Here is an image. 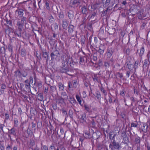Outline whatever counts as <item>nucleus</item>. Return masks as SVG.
<instances>
[{"label":"nucleus","mask_w":150,"mask_h":150,"mask_svg":"<svg viewBox=\"0 0 150 150\" xmlns=\"http://www.w3.org/2000/svg\"><path fill=\"white\" fill-rule=\"evenodd\" d=\"M62 66L59 69L60 72L63 73L67 74L68 72L69 71V68L68 65L66 64L65 60L63 61L62 62Z\"/></svg>","instance_id":"obj_1"},{"label":"nucleus","mask_w":150,"mask_h":150,"mask_svg":"<svg viewBox=\"0 0 150 150\" xmlns=\"http://www.w3.org/2000/svg\"><path fill=\"white\" fill-rule=\"evenodd\" d=\"M109 147L111 150H119L121 147L119 142H116L115 140H113L112 142L110 144Z\"/></svg>","instance_id":"obj_2"},{"label":"nucleus","mask_w":150,"mask_h":150,"mask_svg":"<svg viewBox=\"0 0 150 150\" xmlns=\"http://www.w3.org/2000/svg\"><path fill=\"white\" fill-rule=\"evenodd\" d=\"M65 62H66V64H67L68 66L70 65L71 67L72 68L74 67V64L77 63L76 62H74L71 57V58L68 56L66 58Z\"/></svg>","instance_id":"obj_3"},{"label":"nucleus","mask_w":150,"mask_h":150,"mask_svg":"<svg viewBox=\"0 0 150 150\" xmlns=\"http://www.w3.org/2000/svg\"><path fill=\"white\" fill-rule=\"evenodd\" d=\"M120 134L121 136L123 137V143L125 144H127L129 142V138L126 133V131H122Z\"/></svg>","instance_id":"obj_4"},{"label":"nucleus","mask_w":150,"mask_h":150,"mask_svg":"<svg viewBox=\"0 0 150 150\" xmlns=\"http://www.w3.org/2000/svg\"><path fill=\"white\" fill-rule=\"evenodd\" d=\"M74 27L72 25L69 24L68 26V32L70 34L74 36L75 34L76 35L77 31L74 30Z\"/></svg>","instance_id":"obj_5"},{"label":"nucleus","mask_w":150,"mask_h":150,"mask_svg":"<svg viewBox=\"0 0 150 150\" xmlns=\"http://www.w3.org/2000/svg\"><path fill=\"white\" fill-rule=\"evenodd\" d=\"M81 13H82L84 16H86L88 15L89 9L86 6H82L81 7Z\"/></svg>","instance_id":"obj_6"},{"label":"nucleus","mask_w":150,"mask_h":150,"mask_svg":"<svg viewBox=\"0 0 150 150\" xmlns=\"http://www.w3.org/2000/svg\"><path fill=\"white\" fill-rule=\"evenodd\" d=\"M114 52V49L112 47H109L107 50V56L108 58H110Z\"/></svg>","instance_id":"obj_7"},{"label":"nucleus","mask_w":150,"mask_h":150,"mask_svg":"<svg viewBox=\"0 0 150 150\" xmlns=\"http://www.w3.org/2000/svg\"><path fill=\"white\" fill-rule=\"evenodd\" d=\"M8 136L9 137H10L11 139V134L13 135L14 136H16V129L14 127H13L11 129L9 130L8 129Z\"/></svg>","instance_id":"obj_8"},{"label":"nucleus","mask_w":150,"mask_h":150,"mask_svg":"<svg viewBox=\"0 0 150 150\" xmlns=\"http://www.w3.org/2000/svg\"><path fill=\"white\" fill-rule=\"evenodd\" d=\"M74 12L72 10H69L67 13V16L70 19H72L74 17Z\"/></svg>","instance_id":"obj_9"},{"label":"nucleus","mask_w":150,"mask_h":150,"mask_svg":"<svg viewBox=\"0 0 150 150\" xmlns=\"http://www.w3.org/2000/svg\"><path fill=\"white\" fill-rule=\"evenodd\" d=\"M87 117L86 114H83L81 115V118H80V120L81 122L83 123H87L86 121Z\"/></svg>","instance_id":"obj_10"},{"label":"nucleus","mask_w":150,"mask_h":150,"mask_svg":"<svg viewBox=\"0 0 150 150\" xmlns=\"http://www.w3.org/2000/svg\"><path fill=\"white\" fill-rule=\"evenodd\" d=\"M24 85L26 90H28L30 89V85L29 83V80L27 79L24 81Z\"/></svg>","instance_id":"obj_11"},{"label":"nucleus","mask_w":150,"mask_h":150,"mask_svg":"<svg viewBox=\"0 0 150 150\" xmlns=\"http://www.w3.org/2000/svg\"><path fill=\"white\" fill-rule=\"evenodd\" d=\"M100 133L99 132H93L92 134V138L94 139H97L100 137Z\"/></svg>","instance_id":"obj_12"},{"label":"nucleus","mask_w":150,"mask_h":150,"mask_svg":"<svg viewBox=\"0 0 150 150\" xmlns=\"http://www.w3.org/2000/svg\"><path fill=\"white\" fill-rule=\"evenodd\" d=\"M113 3L112 6H113L115 3V0H106V1L104 3H103V5L105 6V7H107L110 4V2Z\"/></svg>","instance_id":"obj_13"},{"label":"nucleus","mask_w":150,"mask_h":150,"mask_svg":"<svg viewBox=\"0 0 150 150\" xmlns=\"http://www.w3.org/2000/svg\"><path fill=\"white\" fill-rule=\"evenodd\" d=\"M34 121H35V122H31L32 124V129H33L35 131L36 130V123H37V127L38 128V123H40L39 122H37L36 121V120H35V119H34ZM40 123L41 124V122Z\"/></svg>","instance_id":"obj_14"},{"label":"nucleus","mask_w":150,"mask_h":150,"mask_svg":"<svg viewBox=\"0 0 150 150\" xmlns=\"http://www.w3.org/2000/svg\"><path fill=\"white\" fill-rule=\"evenodd\" d=\"M22 31V30L21 29L17 28L14 31V32L15 34L17 35L19 37H21Z\"/></svg>","instance_id":"obj_15"},{"label":"nucleus","mask_w":150,"mask_h":150,"mask_svg":"<svg viewBox=\"0 0 150 150\" xmlns=\"http://www.w3.org/2000/svg\"><path fill=\"white\" fill-rule=\"evenodd\" d=\"M4 25L7 27V29H4V30L5 31L6 33V34H8V35H9V34L11 33V30L12 29V28L10 27L8 25H7L6 23H4Z\"/></svg>","instance_id":"obj_16"},{"label":"nucleus","mask_w":150,"mask_h":150,"mask_svg":"<svg viewBox=\"0 0 150 150\" xmlns=\"http://www.w3.org/2000/svg\"><path fill=\"white\" fill-rule=\"evenodd\" d=\"M109 138L110 139L113 140H115V138L116 134V133H115L113 131L110 132L109 133Z\"/></svg>","instance_id":"obj_17"},{"label":"nucleus","mask_w":150,"mask_h":150,"mask_svg":"<svg viewBox=\"0 0 150 150\" xmlns=\"http://www.w3.org/2000/svg\"><path fill=\"white\" fill-rule=\"evenodd\" d=\"M6 88V86L5 84H2L1 85V88H0V95L3 94L4 93V90Z\"/></svg>","instance_id":"obj_18"},{"label":"nucleus","mask_w":150,"mask_h":150,"mask_svg":"<svg viewBox=\"0 0 150 150\" xmlns=\"http://www.w3.org/2000/svg\"><path fill=\"white\" fill-rule=\"evenodd\" d=\"M15 74L14 76L16 77H18L19 78L21 77V71L19 69H18L14 72Z\"/></svg>","instance_id":"obj_19"},{"label":"nucleus","mask_w":150,"mask_h":150,"mask_svg":"<svg viewBox=\"0 0 150 150\" xmlns=\"http://www.w3.org/2000/svg\"><path fill=\"white\" fill-rule=\"evenodd\" d=\"M52 26L53 27V28L52 27H51L52 31L55 32L54 31L58 29V24L57 23L53 24L52 25Z\"/></svg>","instance_id":"obj_20"},{"label":"nucleus","mask_w":150,"mask_h":150,"mask_svg":"<svg viewBox=\"0 0 150 150\" xmlns=\"http://www.w3.org/2000/svg\"><path fill=\"white\" fill-rule=\"evenodd\" d=\"M23 10L22 9H19L16 11V12H17L19 17H22L23 14Z\"/></svg>","instance_id":"obj_21"},{"label":"nucleus","mask_w":150,"mask_h":150,"mask_svg":"<svg viewBox=\"0 0 150 150\" xmlns=\"http://www.w3.org/2000/svg\"><path fill=\"white\" fill-rule=\"evenodd\" d=\"M56 102L58 104H63L64 103V100L62 98V97L59 98L56 100Z\"/></svg>","instance_id":"obj_22"},{"label":"nucleus","mask_w":150,"mask_h":150,"mask_svg":"<svg viewBox=\"0 0 150 150\" xmlns=\"http://www.w3.org/2000/svg\"><path fill=\"white\" fill-rule=\"evenodd\" d=\"M42 56L45 59L46 62H47L48 60V59L49 58V56L47 52H42Z\"/></svg>","instance_id":"obj_23"},{"label":"nucleus","mask_w":150,"mask_h":150,"mask_svg":"<svg viewBox=\"0 0 150 150\" xmlns=\"http://www.w3.org/2000/svg\"><path fill=\"white\" fill-rule=\"evenodd\" d=\"M35 145V142L33 139H31L30 140L29 146L33 150V147Z\"/></svg>","instance_id":"obj_24"},{"label":"nucleus","mask_w":150,"mask_h":150,"mask_svg":"<svg viewBox=\"0 0 150 150\" xmlns=\"http://www.w3.org/2000/svg\"><path fill=\"white\" fill-rule=\"evenodd\" d=\"M24 23L18 21L17 23V25L18 26V28L22 30L23 28Z\"/></svg>","instance_id":"obj_25"},{"label":"nucleus","mask_w":150,"mask_h":150,"mask_svg":"<svg viewBox=\"0 0 150 150\" xmlns=\"http://www.w3.org/2000/svg\"><path fill=\"white\" fill-rule=\"evenodd\" d=\"M21 55L23 57H24L26 55V50L25 48H23L21 50Z\"/></svg>","instance_id":"obj_26"},{"label":"nucleus","mask_w":150,"mask_h":150,"mask_svg":"<svg viewBox=\"0 0 150 150\" xmlns=\"http://www.w3.org/2000/svg\"><path fill=\"white\" fill-rule=\"evenodd\" d=\"M68 25L67 22L66 21H62V27L63 29L66 30Z\"/></svg>","instance_id":"obj_27"},{"label":"nucleus","mask_w":150,"mask_h":150,"mask_svg":"<svg viewBox=\"0 0 150 150\" xmlns=\"http://www.w3.org/2000/svg\"><path fill=\"white\" fill-rule=\"evenodd\" d=\"M103 46L100 45L99 47V49L98 52L101 55H103L104 52L105 48H103Z\"/></svg>","instance_id":"obj_28"},{"label":"nucleus","mask_w":150,"mask_h":150,"mask_svg":"<svg viewBox=\"0 0 150 150\" xmlns=\"http://www.w3.org/2000/svg\"><path fill=\"white\" fill-rule=\"evenodd\" d=\"M57 134L58 135V136L59 137H62L64 136V129H63L61 127L60 128V133L58 134V132H57Z\"/></svg>","instance_id":"obj_29"},{"label":"nucleus","mask_w":150,"mask_h":150,"mask_svg":"<svg viewBox=\"0 0 150 150\" xmlns=\"http://www.w3.org/2000/svg\"><path fill=\"white\" fill-rule=\"evenodd\" d=\"M110 8V6H108L106 10H103L102 14L101 16H106L107 13L108 11V10H110V9H109V8Z\"/></svg>","instance_id":"obj_30"},{"label":"nucleus","mask_w":150,"mask_h":150,"mask_svg":"<svg viewBox=\"0 0 150 150\" xmlns=\"http://www.w3.org/2000/svg\"><path fill=\"white\" fill-rule=\"evenodd\" d=\"M81 3L80 0H74L72 2V5H76L77 6L79 5Z\"/></svg>","instance_id":"obj_31"},{"label":"nucleus","mask_w":150,"mask_h":150,"mask_svg":"<svg viewBox=\"0 0 150 150\" xmlns=\"http://www.w3.org/2000/svg\"><path fill=\"white\" fill-rule=\"evenodd\" d=\"M56 91V89L54 86H51L50 87V92L51 94H54Z\"/></svg>","instance_id":"obj_32"},{"label":"nucleus","mask_w":150,"mask_h":150,"mask_svg":"<svg viewBox=\"0 0 150 150\" xmlns=\"http://www.w3.org/2000/svg\"><path fill=\"white\" fill-rule=\"evenodd\" d=\"M69 98V101L70 103L72 105H74L76 103V101L74 98L70 97Z\"/></svg>","instance_id":"obj_33"},{"label":"nucleus","mask_w":150,"mask_h":150,"mask_svg":"<svg viewBox=\"0 0 150 150\" xmlns=\"http://www.w3.org/2000/svg\"><path fill=\"white\" fill-rule=\"evenodd\" d=\"M6 21V23L7 25H8L9 26H11L12 25V21L11 20H8L6 19H4Z\"/></svg>","instance_id":"obj_34"},{"label":"nucleus","mask_w":150,"mask_h":150,"mask_svg":"<svg viewBox=\"0 0 150 150\" xmlns=\"http://www.w3.org/2000/svg\"><path fill=\"white\" fill-rule=\"evenodd\" d=\"M143 127V128L142 129V131L144 133L146 132L148 129V127L147 124H144Z\"/></svg>","instance_id":"obj_35"},{"label":"nucleus","mask_w":150,"mask_h":150,"mask_svg":"<svg viewBox=\"0 0 150 150\" xmlns=\"http://www.w3.org/2000/svg\"><path fill=\"white\" fill-rule=\"evenodd\" d=\"M61 97H62V98H63L64 100H66L68 99V96L67 95L66 93L65 92H63L62 93Z\"/></svg>","instance_id":"obj_36"},{"label":"nucleus","mask_w":150,"mask_h":150,"mask_svg":"<svg viewBox=\"0 0 150 150\" xmlns=\"http://www.w3.org/2000/svg\"><path fill=\"white\" fill-rule=\"evenodd\" d=\"M86 38L85 36H82L81 37V42L82 45H85Z\"/></svg>","instance_id":"obj_37"},{"label":"nucleus","mask_w":150,"mask_h":150,"mask_svg":"<svg viewBox=\"0 0 150 150\" xmlns=\"http://www.w3.org/2000/svg\"><path fill=\"white\" fill-rule=\"evenodd\" d=\"M27 133L28 135L30 136H32L33 135V131L31 130L30 128L29 127H28V129L27 130Z\"/></svg>","instance_id":"obj_38"},{"label":"nucleus","mask_w":150,"mask_h":150,"mask_svg":"<svg viewBox=\"0 0 150 150\" xmlns=\"http://www.w3.org/2000/svg\"><path fill=\"white\" fill-rule=\"evenodd\" d=\"M97 14V11L93 12L91 16V18L93 19V20H96V15Z\"/></svg>","instance_id":"obj_39"},{"label":"nucleus","mask_w":150,"mask_h":150,"mask_svg":"<svg viewBox=\"0 0 150 150\" xmlns=\"http://www.w3.org/2000/svg\"><path fill=\"white\" fill-rule=\"evenodd\" d=\"M144 47H142L140 50V53L139 56L140 57H142L144 53Z\"/></svg>","instance_id":"obj_40"},{"label":"nucleus","mask_w":150,"mask_h":150,"mask_svg":"<svg viewBox=\"0 0 150 150\" xmlns=\"http://www.w3.org/2000/svg\"><path fill=\"white\" fill-rule=\"evenodd\" d=\"M74 112L73 110L70 109L69 111L68 114L71 118L72 120L73 119Z\"/></svg>","instance_id":"obj_41"},{"label":"nucleus","mask_w":150,"mask_h":150,"mask_svg":"<svg viewBox=\"0 0 150 150\" xmlns=\"http://www.w3.org/2000/svg\"><path fill=\"white\" fill-rule=\"evenodd\" d=\"M109 31L108 32L109 34L112 35L115 32V29L113 28H109Z\"/></svg>","instance_id":"obj_42"},{"label":"nucleus","mask_w":150,"mask_h":150,"mask_svg":"<svg viewBox=\"0 0 150 150\" xmlns=\"http://www.w3.org/2000/svg\"><path fill=\"white\" fill-rule=\"evenodd\" d=\"M50 2L48 1H45V5L46 8L48 10H50V7L49 6Z\"/></svg>","instance_id":"obj_43"},{"label":"nucleus","mask_w":150,"mask_h":150,"mask_svg":"<svg viewBox=\"0 0 150 150\" xmlns=\"http://www.w3.org/2000/svg\"><path fill=\"white\" fill-rule=\"evenodd\" d=\"M97 64L98 67H101L102 66H103V63L102 60L101 59L98 60V62L97 63L95 64Z\"/></svg>","instance_id":"obj_44"},{"label":"nucleus","mask_w":150,"mask_h":150,"mask_svg":"<svg viewBox=\"0 0 150 150\" xmlns=\"http://www.w3.org/2000/svg\"><path fill=\"white\" fill-rule=\"evenodd\" d=\"M53 52L55 54L57 57H58V58H59L60 57V54L58 50H56Z\"/></svg>","instance_id":"obj_45"},{"label":"nucleus","mask_w":150,"mask_h":150,"mask_svg":"<svg viewBox=\"0 0 150 150\" xmlns=\"http://www.w3.org/2000/svg\"><path fill=\"white\" fill-rule=\"evenodd\" d=\"M144 62L143 64V67H147L148 65L150 63V62L148 59H145L144 61Z\"/></svg>","instance_id":"obj_46"},{"label":"nucleus","mask_w":150,"mask_h":150,"mask_svg":"<svg viewBox=\"0 0 150 150\" xmlns=\"http://www.w3.org/2000/svg\"><path fill=\"white\" fill-rule=\"evenodd\" d=\"M49 20L50 23H53L54 21V19L51 15L50 16H49Z\"/></svg>","instance_id":"obj_47"},{"label":"nucleus","mask_w":150,"mask_h":150,"mask_svg":"<svg viewBox=\"0 0 150 150\" xmlns=\"http://www.w3.org/2000/svg\"><path fill=\"white\" fill-rule=\"evenodd\" d=\"M50 57L52 60H54V59H56L57 57L55 54L53 52H52L50 54Z\"/></svg>","instance_id":"obj_48"},{"label":"nucleus","mask_w":150,"mask_h":150,"mask_svg":"<svg viewBox=\"0 0 150 150\" xmlns=\"http://www.w3.org/2000/svg\"><path fill=\"white\" fill-rule=\"evenodd\" d=\"M140 138L139 137L135 138L134 140L135 143L136 144H138L140 143Z\"/></svg>","instance_id":"obj_49"},{"label":"nucleus","mask_w":150,"mask_h":150,"mask_svg":"<svg viewBox=\"0 0 150 150\" xmlns=\"http://www.w3.org/2000/svg\"><path fill=\"white\" fill-rule=\"evenodd\" d=\"M127 66L128 69L130 70L131 71L134 68L133 65L131 64H127Z\"/></svg>","instance_id":"obj_50"},{"label":"nucleus","mask_w":150,"mask_h":150,"mask_svg":"<svg viewBox=\"0 0 150 150\" xmlns=\"http://www.w3.org/2000/svg\"><path fill=\"white\" fill-rule=\"evenodd\" d=\"M27 18L26 17H23L21 19V21H19V22H21L23 23H26Z\"/></svg>","instance_id":"obj_51"},{"label":"nucleus","mask_w":150,"mask_h":150,"mask_svg":"<svg viewBox=\"0 0 150 150\" xmlns=\"http://www.w3.org/2000/svg\"><path fill=\"white\" fill-rule=\"evenodd\" d=\"M62 111L63 115L65 116L66 117L68 116V115L67 114V111L64 109H62Z\"/></svg>","instance_id":"obj_52"},{"label":"nucleus","mask_w":150,"mask_h":150,"mask_svg":"<svg viewBox=\"0 0 150 150\" xmlns=\"http://www.w3.org/2000/svg\"><path fill=\"white\" fill-rule=\"evenodd\" d=\"M28 75V73L25 71L21 72V76H22L23 77H25Z\"/></svg>","instance_id":"obj_53"},{"label":"nucleus","mask_w":150,"mask_h":150,"mask_svg":"<svg viewBox=\"0 0 150 150\" xmlns=\"http://www.w3.org/2000/svg\"><path fill=\"white\" fill-rule=\"evenodd\" d=\"M139 63V61L138 60H137L135 62L134 65H133L135 69H136L138 67Z\"/></svg>","instance_id":"obj_54"},{"label":"nucleus","mask_w":150,"mask_h":150,"mask_svg":"<svg viewBox=\"0 0 150 150\" xmlns=\"http://www.w3.org/2000/svg\"><path fill=\"white\" fill-rule=\"evenodd\" d=\"M98 4H94L93 6H91V8L94 10H96L98 8Z\"/></svg>","instance_id":"obj_55"},{"label":"nucleus","mask_w":150,"mask_h":150,"mask_svg":"<svg viewBox=\"0 0 150 150\" xmlns=\"http://www.w3.org/2000/svg\"><path fill=\"white\" fill-rule=\"evenodd\" d=\"M76 98L77 100L79 102V104L81 105V106H82L81 104V99L80 97L78 95H76Z\"/></svg>","instance_id":"obj_56"},{"label":"nucleus","mask_w":150,"mask_h":150,"mask_svg":"<svg viewBox=\"0 0 150 150\" xmlns=\"http://www.w3.org/2000/svg\"><path fill=\"white\" fill-rule=\"evenodd\" d=\"M125 33L124 31H121L120 35V39H123L124 36L125 35Z\"/></svg>","instance_id":"obj_57"},{"label":"nucleus","mask_w":150,"mask_h":150,"mask_svg":"<svg viewBox=\"0 0 150 150\" xmlns=\"http://www.w3.org/2000/svg\"><path fill=\"white\" fill-rule=\"evenodd\" d=\"M6 49L5 46L1 47L0 48V52L1 53H4L5 52Z\"/></svg>","instance_id":"obj_58"},{"label":"nucleus","mask_w":150,"mask_h":150,"mask_svg":"<svg viewBox=\"0 0 150 150\" xmlns=\"http://www.w3.org/2000/svg\"><path fill=\"white\" fill-rule=\"evenodd\" d=\"M4 126V124L0 125V133H1V132H3V134L5 133L3 129V126Z\"/></svg>","instance_id":"obj_59"},{"label":"nucleus","mask_w":150,"mask_h":150,"mask_svg":"<svg viewBox=\"0 0 150 150\" xmlns=\"http://www.w3.org/2000/svg\"><path fill=\"white\" fill-rule=\"evenodd\" d=\"M73 83V87L74 88H76L77 86V81L76 80H73L72 81Z\"/></svg>","instance_id":"obj_60"},{"label":"nucleus","mask_w":150,"mask_h":150,"mask_svg":"<svg viewBox=\"0 0 150 150\" xmlns=\"http://www.w3.org/2000/svg\"><path fill=\"white\" fill-rule=\"evenodd\" d=\"M59 89L60 90H64L63 85L61 83H59L58 84Z\"/></svg>","instance_id":"obj_61"},{"label":"nucleus","mask_w":150,"mask_h":150,"mask_svg":"<svg viewBox=\"0 0 150 150\" xmlns=\"http://www.w3.org/2000/svg\"><path fill=\"white\" fill-rule=\"evenodd\" d=\"M57 12L59 14V18L62 19L64 18V16L63 12H61L60 13H58V12Z\"/></svg>","instance_id":"obj_62"},{"label":"nucleus","mask_w":150,"mask_h":150,"mask_svg":"<svg viewBox=\"0 0 150 150\" xmlns=\"http://www.w3.org/2000/svg\"><path fill=\"white\" fill-rule=\"evenodd\" d=\"M131 58L130 57H128L127 59L126 60V64H131Z\"/></svg>","instance_id":"obj_63"},{"label":"nucleus","mask_w":150,"mask_h":150,"mask_svg":"<svg viewBox=\"0 0 150 150\" xmlns=\"http://www.w3.org/2000/svg\"><path fill=\"white\" fill-rule=\"evenodd\" d=\"M38 99L40 100H42L43 99V95L41 93L39 94L38 95Z\"/></svg>","instance_id":"obj_64"}]
</instances>
